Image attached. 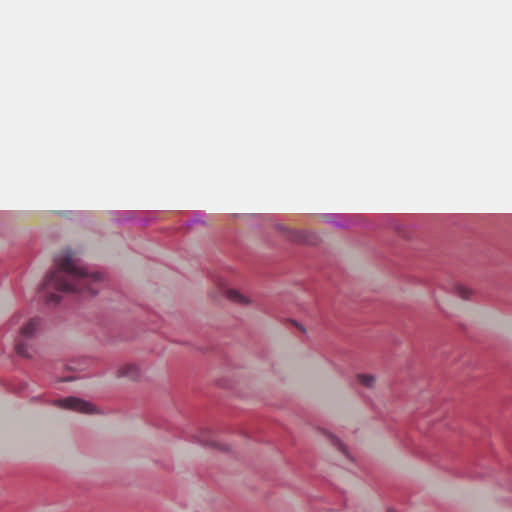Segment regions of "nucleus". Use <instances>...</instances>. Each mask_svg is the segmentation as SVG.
I'll return each mask as SVG.
<instances>
[{
    "label": "nucleus",
    "instance_id": "f03ea898",
    "mask_svg": "<svg viewBox=\"0 0 512 512\" xmlns=\"http://www.w3.org/2000/svg\"><path fill=\"white\" fill-rule=\"evenodd\" d=\"M57 406L64 409H69L81 413L92 414L95 412V407L90 402L81 400L76 397H67L60 399L56 402Z\"/></svg>",
    "mask_w": 512,
    "mask_h": 512
},
{
    "label": "nucleus",
    "instance_id": "f257e3e1",
    "mask_svg": "<svg viewBox=\"0 0 512 512\" xmlns=\"http://www.w3.org/2000/svg\"><path fill=\"white\" fill-rule=\"evenodd\" d=\"M56 268L47 275L42 291L46 295L48 303H58L60 296L57 292H78L96 294L102 285L103 277L98 272L88 273L77 264L76 253L66 249L56 258Z\"/></svg>",
    "mask_w": 512,
    "mask_h": 512
},
{
    "label": "nucleus",
    "instance_id": "20e7f679",
    "mask_svg": "<svg viewBox=\"0 0 512 512\" xmlns=\"http://www.w3.org/2000/svg\"><path fill=\"white\" fill-rule=\"evenodd\" d=\"M39 327V320L36 318L28 320L20 329V335L23 339L31 338Z\"/></svg>",
    "mask_w": 512,
    "mask_h": 512
},
{
    "label": "nucleus",
    "instance_id": "0eeeda50",
    "mask_svg": "<svg viewBox=\"0 0 512 512\" xmlns=\"http://www.w3.org/2000/svg\"><path fill=\"white\" fill-rule=\"evenodd\" d=\"M325 435L335 448H337L340 452L349 457V453L347 451L346 446L337 437L330 433H325Z\"/></svg>",
    "mask_w": 512,
    "mask_h": 512
},
{
    "label": "nucleus",
    "instance_id": "9d476101",
    "mask_svg": "<svg viewBox=\"0 0 512 512\" xmlns=\"http://www.w3.org/2000/svg\"><path fill=\"white\" fill-rule=\"evenodd\" d=\"M16 352L22 357L29 356L28 349H27L26 345L21 342L16 345Z\"/></svg>",
    "mask_w": 512,
    "mask_h": 512
},
{
    "label": "nucleus",
    "instance_id": "9b49d317",
    "mask_svg": "<svg viewBox=\"0 0 512 512\" xmlns=\"http://www.w3.org/2000/svg\"><path fill=\"white\" fill-rule=\"evenodd\" d=\"M387 512H396V511L393 509H389V510H387Z\"/></svg>",
    "mask_w": 512,
    "mask_h": 512
},
{
    "label": "nucleus",
    "instance_id": "7ed1b4c3",
    "mask_svg": "<svg viewBox=\"0 0 512 512\" xmlns=\"http://www.w3.org/2000/svg\"><path fill=\"white\" fill-rule=\"evenodd\" d=\"M116 376L128 380H138L141 377V371L137 365L128 363L118 368Z\"/></svg>",
    "mask_w": 512,
    "mask_h": 512
},
{
    "label": "nucleus",
    "instance_id": "423d86ee",
    "mask_svg": "<svg viewBox=\"0 0 512 512\" xmlns=\"http://www.w3.org/2000/svg\"><path fill=\"white\" fill-rule=\"evenodd\" d=\"M357 381L366 388H373L376 382V379L373 375L370 374H358Z\"/></svg>",
    "mask_w": 512,
    "mask_h": 512
},
{
    "label": "nucleus",
    "instance_id": "6e6552de",
    "mask_svg": "<svg viewBox=\"0 0 512 512\" xmlns=\"http://www.w3.org/2000/svg\"><path fill=\"white\" fill-rule=\"evenodd\" d=\"M210 434H211V432L208 430L201 432V434L197 437L198 442L203 445L216 447L217 444L214 440L210 439Z\"/></svg>",
    "mask_w": 512,
    "mask_h": 512
},
{
    "label": "nucleus",
    "instance_id": "1a4fd4ad",
    "mask_svg": "<svg viewBox=\"0 0 512 512\" xmlns=\"http://www.w3.org/2000/svg\"><path fill=\"white\" fill-rule=\"evenodd\" d=\"M455 290L456 294L464 300L470 299L471 295L473 294V291L471 289L462 285L456 286Z\"/></svg>",
    "mask_w": 512,
    "mask_h": 512
},
{
    "label": "nucleus",
    "instance_id": "39448f33",
    "mask_svg": "<svg viewBox=\"0 0 512 512\" xmlns=\"http://www.w3.org/2000/svg\"><path fill=\"white\" fill-rule=\"evenodd\" d=\"M227 297L238 304H248L250 302L246 296L233 289L227 291Z\"/></svg>",
    "mask_w": 512,
    "mask_h": 512
}]
</instances>
